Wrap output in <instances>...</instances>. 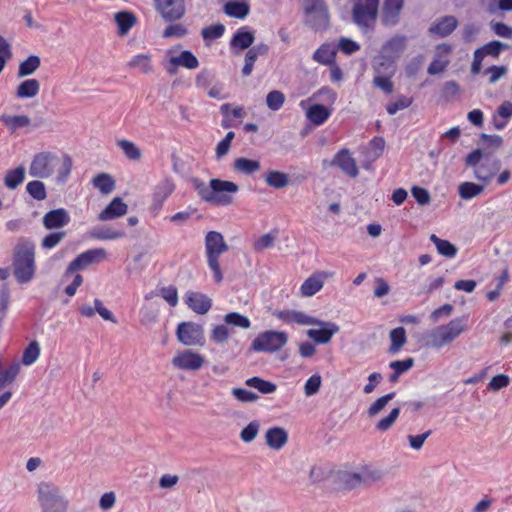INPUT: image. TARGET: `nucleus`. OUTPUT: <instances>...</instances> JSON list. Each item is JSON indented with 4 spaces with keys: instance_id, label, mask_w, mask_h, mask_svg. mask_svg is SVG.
<instances>
[{
    "instance_id": "a18cd8bd",
    "label": "nucleus",
    "mask_w": 512,
    "mask_h": 512,
    "mask_svg": "<svg viewBox=\"0 0 512 512\" xmlns=\"http://www.w3.org/2000/svg\"><path fill=\"white\" fill-rule=\"evenodd\" d=\"M128 66L139 69L145 74L150 73L152 71L151 56L149 54L136 55L128 62Z\"/></svg>"
},
{
    "instance_id": "37998d69",
    "label": "nucleus",
    "mask_w": 512,
    "mask_h": 512,
    "mask_svg": "<svg viewBox=\"0 0 512 512\" xmlns=\"http://www.w3.org/2000/svg\"><path fill=\"white\" fill-rule=\"evenodd\" d=\"M159 295H161V297L167 301L171 307H175L178 304V292L174 286L162 287L160 289ZM154 296H158V293L151 291L150 293L146 294L145 299L150 300Z\"/></svg>"
},
{
    "instance_id": "cd10ccee",
    "label": "nucleus",
    "mask_w": 512,
    "mask_h": 512,
    "mask_svg": "<svg viewBox=\"0 0 512 512\" xmlns=\"http://www.w3.org/2000/svg\"><path fill=\"white\" fill-rule=\"evenodd\" d=\"M457 23V19L454 16H445L430 27V32L446 37L455 30Z\"/></svg>"
},
{
    "instance_id": "0e129e2a",
    "label": "nucleus",
    "mask_w": 512,
    "mask_h": 512,
    "mask_svg": "<svg viewBox=\"0 0 512 512\" xmlns=\"http://www.w3.org/2000/svg\"><path fill=\"white\" fill-rule=\"evenodd\" d=\"M224 31H225L224 25L219 23L216 25H211V26L203 28L201 31V35H202L203 39L206 41L214 40V39L220 38L224 34Z\"/></svg>"
},
{
    "instance_id": "49530a36",
    "label": "nucleus",
    "mask_w": 512,
    "mask_h": 512,
    "mask_svg": "<svg viewBox=\"0 0 512 512\" xmlns=\"http://www.w3.org/2000/svg\"><path fill=\"white\" fill-rule=\"evenodd\" d=\"M391 346L389 351L391 353L398 352L401 347L406 343V331L403 327H397L390 331Z\"/></svg>"
},
{
    "instance_id": "4be33fe9",
    "label": "nucleus",
    "mask_w": 512,
    "mask_h": 512,
    "mask_svg": "<svg viewBox=\"0 0 512 512\" xmlns=\"http://www.w3.org/2000/svg\"><path fill=\"white\" fill-rule=\"evenodd\" d=\"M265 442L269 448L280 450L288 442V433L282 427L269 428L265 433Z\"/></svg>"
},
{
    "instance_id": "de8ad7c7",
    "label": "nucleus",
    "mask_w": 512,
    "mask_h": 512,
    "mask_svg": "<svg viewBox=\"0 0 512 512\" xmlns=\"http://www.w3.org/2000/svg\"><path fill=\"white\" fill-rule=\"evenodd\" d=\"M27 193L35 200L42 201L47 197L45 184L40 180H33L26 185Z\"/></svg>"
},
{
    "instance_id": "a878e982",
    "label": "nucleus",
    "mask_w": 512,
    "mask_h": 512,
    "mask_svg": "<svg viewBox=\"0 0 512 512\" xmlns=\"http://www.w3.org/2000/svg\"><path fill=\"white\" fill-rule=\"evenodd\" d=\"M372 68L374 76H394L396 72L394 60L383 54L373 60Z\"/></svg>"
},
{
    "instance_id": "4468645a",
    "label": "nucleus",
    "mask_w": 512,
    "mask_h": 512,
    "mask_svg": "<svg viewBox=\"0 0 512 512\" xmlns=\"http://www.w3.org/2000/svg\"><path fill=\"white\" fill-rule=\"evenodd\" d=\"M404 7V0H384L381 9V23L386 27H393L399 23L400 14Z\"/></svg>"
},
{
    "instance_id": "a211bd4d",
    "label": "nucleus",
    "mask_w": 512,
    "mask_h": 512,
    "mask_svg": "<svg viewBox=\"0 0 512 512\" xmlns=\"http://www.w3.org/2000/svg\"><path fill=\"white\" fill-rule=\"evenodd\" d=\"M332 165L338 166L342 172L351 177L356 178L359 174L355 159L351 156L348 149L340 150L332 160Z\"/></svg>"
},
{
    "instance_id": "864d4df0",
    "label": "nucleus",
    "mask_w": 512,
    "mask_h": 512,
    "mask_svg": "<svg viewBox=\"0 0 512 512\" xmlns=\"http://www.w3.org/2000/svg\"><path fill=\"white\" fill-rule=\"evenodd\" d=\"M395 396V393L386 394L374 401L367 410L369 417L378 415Z\"/></svg>"
},
{
    "instance_id": "6e6552de",
    "label": "nucleus",
    "mask_w": 512,
    "mask_h": 512,
    "mask_svg": "<svg viewBox=\"0 0 512 512\" xmlns=\"http://www.w3.org/2000/svg\"><path fill=\"white\" fill-rule=\"evenodd\" d=\"M288 336L283 331H265L252 342L251 348L257 352H276L286 345Z\"/></svg>"
},
{
    "instance_id": "2eb2a0df",
    "label": "nucleus",
    "mask_w": 512,
    "mask_h": 512,
    "mask_svg": "<svg viewBox=\"0 0 512 512\" xmlns=\"http://www.w3.org/2000/svg\"><path fill=\"white\" fill-rule=\"evenodd\" d=\"M333 276L332 272L317 271L308 277L301 285L300 291L302 296L311 297L319 292L324 285L326 279Z\"/></svg>"
},
{
    "instance_id": "f257e3e1",
    "label": "nucleus",
    "mask_w": 512,
    "mask_h": 512,
    "mask_svg": "<svg viewBox=\"0 0 512 512\" xmlns=\"http://www.w3.org/2000/svg\"><path fill=\"white\" fill-rule=\"evenodd\" d=\"M192 184L203 201L217 206L232 204L233 197L231 194L239 191L236 183L221 179H211L209 184H206L198 178H193Z\"/></svg>"
},
{
    "instance_id": "9b49d317",
    "label": "nucleus",
    "mask_w": 512,
    "mask_h": 512,
    "mask_svg": "<svg viewBox=\"0 0 512 512\" xmlns=\"http://www.w3.org/2000/svg\"><path fill=\"white\" fill-rule=\"evenodd\" d=\"M156 10L165 21H176L183 17L185 13L184 0H154Z\"/></svg>"
},
{
    "instance_id": "4c0bfd02",
    "label": "nucleus",
    "mask_w": 512,
    "mask_h": 512,
    "mask_svg": "<svg viewBox=\"0 0 512 512\" xmlns=\"http://www.w3.org/2000/svg\"><path fill=\"white\" fill-rule=\"evenodd\" d=\"M245 385L256 389L262 394H272L277 390V386L275 383L264 380L257 376L248 378L245 381Z\"/></svg>"
},
{
    "instance_id": "473e14b6",
    "label": "nucleus",
    "mask_w": 512,
    "mask_h": 512,
    "mask_svg": "<svg viewBox=\"0 0 512 512\" xmlns=\"http://www.w3.org/2000/svg\"><path fill=\"white\" fill-rule=\"evenodd\" d=\"M40 90V83L37 79H27L21 82L16 90V96L18 98H33Z\"/></svg>"
},
{
    "instance_id": "20e7f679",
    "label": "nucleus",
    "mask_w": 512,
    "mask_h": 512,
    "mask_svg": "<svg viewBox=\"0 0 512 512\" xmlns=\"http://www.w3.org/2000/svg\"><path fill=\"white\" fill-rule=\"evenodd\" d=\"M465 165L473 168L475 177L484 182L490 181L501 168L499 159L484 154L481 149H475L465 158Z\"/></svg>"
},
{
    "instance_id": "603ef678",
    "label": "nucleus",
    "mask_w": 512,
    "mask_h": 512,
    "mask_svg": "<svg viewBox=\"0 0 512 512\" xmlns=\"http://www.w3.org/2000/svg\"><path fill=\"white\" fill-rule=\"evenodd\" d=\"M399 414H400L399 408L392 409L387 416L383 417L376 423V425H375L376 430H378L380 432H385V431L389 430L394 425L396 420L398 419Z\"/></svg>"
},
{
    "instance_id": "58836bf2",
    "label": "nucleus",
    "mask_w": 512,
    "mask_h": 512,
    "mask_svg": "<svg viewBox=\"0 0 512 512\" xmlns=\"http://www.w3.org/2000/svg\"><path fill=\"white\" fill-rule=\"evenodd\" d=\"M265 182L269 187L282 189L289 184V176L284 172L271 170L265 175Z\"/></svg>"
},
{
    "instance_id": "bf43d9fd",
    "label": "nucleus",
    "mask_w": 512,
    "mask_h": 512,
    "mask_svg": "<svg viewBox=\"0 0 512 512\" xmlns=\"http://www.w3.org/2000/svg\"><path fill=\"white\" fill-rule=\"evenodd\" d=\"M508 49V45L505 43H502L500 41H491L481 48H478V50L482 51V54L484 56L490 55L494 58H497L502 50Z\"/></svg>"
},
{
    "instance_id": "052dcab7",
    "label": "nucleus",
    "mask_w": 512,
    "mask_h": 512,
    "mask_svg": "<svg viewBox=\"0 0 512 512\" xmlns=\"http://www.w3.org/2000/svg\"><path fill=\"white\" fill-rule=\"evenodd\" d=\"M65 236V231L52 232L42 239L41 246L44 249H52L56 247L65 238Z\"/></svg>"
},
{
    "instance_id": "c756f323",
    "label": "nucleus",
    "mask_w": 512,
    "mask_h": 512,
    "mask_svg": "<svg viewBox=\"0 0 512 512\" xmlns=\"http://www.w3.org/2000/svg\"><path fill=\"white\" fill-rule=\"evenodd\" d=\"M336 49L332 44L321 45L314 53L313 60L322 65H332L335 62Z\"/></svg>"
},
{
    "instance_id": "ea45409f",
    "label": "nucleus",
    "mask_w": 512,
    "mask_h": 512,
    "mask_svg": "<svg viewBox=\"0 0 512 512\" xmlns=\"http://www.w3.org/2000/svg\"><path fill=\"white\" fill-rule=\"evenodd\" d=\"M430 240L436 246L438 253L447 258H453L457 253V247L447 240L437 237L435 234L430 235Z\"/></svg>"
},
{
    "instance_id": "423d86ee",
    "label": "nucleus",
    "mask_w": 512,
    "mask_h": 512,
    "mask_svg": "<svg viewBox=\"0 0 512 512\" xmlns=\"http://www.w3.org/2000/svg\"><path fill=\"white\" fill-rule=\"evenodd\" d=\"M229 249L221 233L210 231L205 237V250L209 268L214 273V278L217 283L223 280L221 272L219 257L221 254L227 252Z\"/></svg>"
},
{
    "instance_id": "2f4dec72",
    "label": "nucleus",
    "mask_w": 512,
    "mask_h": 512,
    "mask_svg": "<svg viewBox=\"0 0 512 512\" xmlns=\"http://www.w3.org/2000/svg\"><path fill=\"white\" fill-rule=\"evenodd\" d=\"M261 168L258 160H252L244 157H240L234 160L233 169L239 173L245 175H252L258 172Z\"/></svg>"
},
{
    "instance_id": "f8f14e48",
    "label": "nucleus",
    "mask_w": 512,
    "mask_h": 512,
    "mask_svg": "<svg viewBox=\"0 0 512 512\" xmlns=\"http://www.w3.org/2000/svg\"><path fill=\"white\" fill-rule=\"evenodd\" d=\"M54 155L50 152H41L36 154L30 164L29 174L34 178H48L53 173L51 161Z\"/></svg>"
},
{
    "instance_id": "09e8293b",
    "label": "nucleus",
    "mask_w": 512,
    "mask_h": 512,
    "mask_svg": "<svg viewBox=\"0 0 512 512\" xmlns=\"http://www.w3.org/2000/svg\"><path fill=\"white\" fill-rule=\"evenodd\" d=\"M173 62L187 69H196L199 66L196 56L188 50L182 51L178 56H173Z\"/></svg>"
},
{
    "instance_id": "0eeeda50",
    "label": "nucleus",
    "mask_w": 512,
    "mask_h": 512,
    "mask_svg": "<svg viewBox=\"0 0 512 512\" xmlns=\"http://www.w3.org/2000/svg\"><path fill=\"white\" fill-rule=\"evenodd\" d=\"M306 22L314 30H325L330 24L328 7L324 0H303Z\"/></svg>"
},
{
    "instance_id": "7ed1b4c3",
    "label": "nucleus",
    "mask_w": 512,
    "mask_h": 512,
    "mask_svg": "<svg viewBox=\"0 0 512 512\" xmlns=\"http://www.w3.org/2000/svg\"><path fill=\"white\" fill-rule=\"evenodd\" d=\"M36 496L41 512H68L69 500L55 483L41 481Z\"/></svg>"
},
{
    "instance_id": "e433bc0d",
    "label": "nucleus",
    "mask_w": 512,
    "mask_h": 512,
    "mask_svg": "<svg viewBox=\"0 0 512 512\" xmlns=\"http://www.w3.org/2000/svg\"><path fill=\"white\" fill-rule=\"evenodd\" d=\"M0 120L11 131L15 132L19 128L27 127L30 124V118L26 115H2Z\"/></svg>"
},
{
    "instance_id": "3c124183",
    "label": "nucleus",
    "mask_w": 512,
    "mask_h": 512,
    "mask_svg": "<svg viewBox=\"0 0 512 512\" xmlns=\"http://www.w3.org/2000/svg\"><path fill=\"white\" fill-rule=\"evenodd\" d=\"M484 190V186L475 184L473 182H463L459 185V195L463 199H471L480 193H482Z\"/></svg>"
},
{
    "instance_id": "69168bd1",
    "label": "nucleus",
    "mask_w": 512,
    "mask_h": 512,
    "mask_svg": "<svg viewBox=\"0 0 512 512\" xmlns=\"http://www.w3.org/2000/svg\"><path fill=\"white\" fill-rule=\"evenodd\" d=\"M231 394L238 401L243 403H253L259 399V396L256 393L246 390L244 388H233Z\"/></svg>"
},
{
    "instance_id": "412c9836",
    "label": "nucleus",
    "mask_w": 512,
    "mask_h": 512,
    "mask_svg": "<svg viewBox=\"0 0 512 512\" xmlns=\"http://www.w3.org/2000/svg\"><path fill=\"white\" fill-rule=\"evenodd\" d=\"M451 52V47L446 44L438 45L436 48V55L434 60L430 63L427 72L430 75L442 73L449 64L448 55Z\"/></svg>"
},
{
    "instance_id": "c85d7f7f",
    "label": "nucleus",
    "mask_w": 512,
    "mask_h": 512,
    "mask_svg": "<svg viewBox=\"0 0 512 512\" xmlns=\"http://www.w3.org/2000/svg\"><path fill=\"white\" fill-rule=\"evenodd\" d=\"M468 317L462 316L458 318L452 319L446 325H443L447 337L450 343H452L455 339H457L463 332L467 330Z\"/></svg>"
},
{
    "instance_id": "c03bdc74",
    "label": "nucleus",
    "mask_w": 512,
    "mask_h": 512,
    "mask_svg": "<svg viewBox=\"0 0 512 512\" xmlns=\"http://www.w3.org/2000/svg\"><path fill=\"white\" fill-rule=\"evenodd\" d=\"M41 65V60L37 55H30L26 60L19 64L17 76L25 77L33 74Z\"/></svg>"
},
{
    "instance_id": "c9c22d12",
    "label": "nucleus",
    "mask_w": 512,
    "mask_h": 512,
    "mask_svg": "<svg viewBox=\"0 0 512 512\" xmlns=\"http://www.w3.org/2000/svg\"><path fill=\"white\" fill-rule=\"evenodd\" d=\"M250 7L245 2L230 1L224 5V12L230 17L244 19L249 14Z\"/></svg>"
},
{
    "instance_id": "393cba45",
    "label": "nucleus",
    "mask_w": 512,
    "mask_h": 512,
    "mask_svg": "<svg viewBox=\"0 0 512 512\" xmlns=\"http://www.w3.org/2000/svg\"><path fill=\"white\" fill-rule=\"evenodd\" d=\"M426 345L435 349H440L450 344L446 330L443 325L437 326L430 330L426 336Z\"/></svg>"
},
{
    "instance_id": "dca6fc26",
    "label": "nucleus",
    "mask_w": 512,
    "mask_h": 512,
    "mask_svg": "<svg viewBox=\"0 0 512 512\" xmlns=\"http://www.w3.org/2000/svg\"><path fill=\"white\" fill-rule=\"evenodd\" d=\"M184 301L192 311L200 315L206 314L212 307V300L200 292L187 291Z\"/></svg>"
},
{
    "instance_id": "bb28decb",
    "label": "nucleus",
    "mask_w": 512,
    "mask_h": 512,
    "mask_svg": "<svg viewBox=\"0 0 512 512\" xmlns=\"http://www.w3.org/2000/svg\"><path fill=\"white\" fill-rule=\"evenodd\" d=\"M114 20L118 27L119 36H125L128 34L130 29L136 25V16L129 11H120L114 15Z\"/></svg>"
},
{
    "instance_id": "4d7b16f0",
    "label": "nucleus",
    "mask_w": 512,
    "mask_h": 512,
    "mask_svg": "<svg viewBox=\"0 0 512 512\" xmlns=\"http://www.w3.org/2000/svg\"><path fill=\"white\" fill-rule=\"evenodd\" d=\"M224 321L227 325L237 326L243 329H248L251 326L250 320L237 312L226 314Z\"/></svg>"
},
{
    "instance_id": "13d9d810",
    "label": "nucleus",
    "mask_w": 512,
    "mask_h": 512,
    "mask_svg": "<svg viewBox=\"0 0 512 512\" xmlns=\"http://www.w3.org/2000/svg\"><path fill=\"white\" fill-rule=\"evenodd\" d=\"M285 96L279 90H273L266 96V104L269 109L278 111L284 104Z\"/></svg>"
},
{
    "instance_id": "a19ab883",
    "label": "nucleus",
    "mask_w": 512,
    "mask_h": 512,
    "mask_svg": "<svg viewBox=\"0 0 512 512\" xmlns=\"http://www.w3.org/2000/svg\"><path fill=\"white\" fill-rule=\"evenodd\" d=\"M92 184L101 193L110 194L115 188V181L111 175L107 173H100L92 179Z\"/></svg>"
},
{
    "instance_id": "1a4fd4ad",
    "label": "nucleus",
    "mask_w": 512,
    "mask_h": 512,
    "mask_svg": "<svg viewBox=\"0 0 512 512\" xmlns=\"http://www.w3.org/2000/svg\"><path fill=\"white\" fill-rule=\"evenodd\" d=\"M176 336L178 341L186 346L202 345L204 341V330L200 324L182 322L177 327Z\"/></svg>"
},
{
    "instance_id": "6ab92c4d",
    "label": "nucleus",
    "mask_w": 512,
    "mask_h": 512,
    "mask_svg": "<svg viewBox=\"0 0 512 512\" xmlns=\"http://www.w3.org/2000/svg\"><path fill=\"white\" fill-rule=\"evenodd\" d=\"M70 222V215L64 208H58L47 212L43 217V226L48 229H59Z\"/></svg>"
},
{
    "instance_id": "f3484780",
    "label": "nucleus",
    "mask_w": 512,
    "mask_h": 512,
    "mask_svg": "<svg viewBox=\"0 0 512 512\" xmlns=\"http://www.w3.org/2000/svg\"><path fill=\"white\" fill-rule=\"evenodd\" d=\"M175 190V183L171 178H164L154 188L151 208L154 211L161 209L163 203Z\"/></svg>"
},
{
    "instance_id": "6e6d98bb",
    "label": "nucleus",
    "mask_w": 512,
    "mask_h": 512,
    "mask_svg": "<svg viewBox=\"0 0 512 512\" xmlns=\"http://www.w3.org/2000/svg\"><path fill=\"white\" fill-rule=\"evenodd\" d=\"M40 355V347L36 341L31 342L23 352L22 363L26 366L33 364Z\"/></svg>"
},
{
    "instance_id": "774afa93",
    "label": "nucleus",
    "mask_w": 512,
    "mask_h": 512,
    "mask_svg": "<svg viewBox=\"0 0 512 512\" xmlns=\"http://www.w3.org/2000/svg\"><path fill=\"white\" fill-rule=\"evenodd\" d=\"M393 76H374L373 84L376 88L384 91L386 94H391L393 92V83L391 78Z\"/></svg>"
},
{
    "instance_id": "680f3d73",
    "label": "nucleus",
    "mask_w": 512,
    "mask_h": 512,
    "mask_svg": "<svg viewBox=\"0 0 512 512\" xmlns=\"http://www.w3.org/2000/svg\"><path fill=\"white\" fill-rule=\"evenodd\" d=\"M322 377L319 374H314L307 379L304 385V393L306 396H313L319 392L321 387Z\"/></svg>"
},
{
    "instance_id": "7c9ffc66",
    "label": "nucleus",
    "mask_w": 512,
    "mask_h": 512,
    "mask_svg": "<svg viewBox=\"0 0 512 512\" xmlns=\"http://www.w3.org/2000/svg\"><path fill=\"white\" fill-rule=\"evenodd\" d=\"M254 34L245 28H241L236 31L233 35L230 46L232 48H239L240 50H244L249 48L254 42Z\"/></svg>"
},
{
    "instance_id": "f704fd0d",
    "label": "nucleus",
    "mask_w": 512,
    "mask_h": 512,
    "mask_svg": "<svg viewBox=\"0 0 512 512\" xmlns=\"http://www.w3.org/2000/svg\"><path fill=\"white\" fill-rule=\"evenodd\" d=\"M25 179V168L19 166L9 170L4 176V185L11 190L16 189Z\"/></svg>"
},
{
    "instance_id": "8fccbe9b",
    "label": "nucleus",
    "mask_w": 512,
    "mask_h": 512,
    "mask_svg": "<svg viewBox=\"0 0 512 512\" xmlns=\"http://www.w3.org/2000/svg\"><path fill=\"white\" fill-rule=\"evenodd\" d=\"M117 146L120 147L125 156L133 161H137L141 158V150L136 146L135 143L129 140H118Z\"/></svg>"
},
{
    "instance_id": "39448f33",
    "label": "nucleus",
    "mask_w": 512,
    "mask_h": 512,
    "mask_svg": "<svg viewBox=\"0 0 512 512\" xmlns=\"http://www.w3.org/2000/svg\"><path fill=\"white\" fill-rule=\"evenodd\" d=\"M380 0H357L351 10L352 21L363 32L374 30Z\"/></svg>"
},
{
    "instance_id": "e2e57ef3",
    "label": "nucleus",
    "mask_w": 512,
    "mask_h": 512,
    "mask_svg": "<svg viewBox=\"0 0 512 512\" xmlns=\"http://www.w3.org/2000/svg\"><path fill=\"white\" fill-rule=\"evenodd\" d=\"M276 240V235L272 233H267L259 237L253 243V249L256 252H262L263 250L270 248L274 245Z\"/></svg>"
},
{
    "instance_id": "5fc2aeb1",
    "label": "nucleus",
    "mask_w": 512,
    "mask_h": 512,
    "mask_svg": "<svg viewBox=\"0 0 512 512\" xmlns=\"http://www.w3.org/2000/svg\"><path fill=\"white\" fill-rule=\"evenodd\" d=\"M259 430V421L253 420L242 429V431L240 432V439L245 443H250L257 437Z\"/></svg>"
},
{
    "instance_id": "72a5a7b5",
    "label": "nucleus",
    "mask_w": 512,
    "mask_h": 512,
    "mask_svg": "<svg viewBox=\"0 0 512 512\" xmlns=\"http://www.w3.org/2000/svg\"><path fill=\"white\" fill-rule=\"evenodd\" d=\"M330 116V111L327 107L321 104H314L307 110V118L314 125H322Z\"/></svg>"
},
{
    "instance_id": "ddd939ff",
    "label": "nucleus",
    "mask_w": 512,
    "mask_h": 512,
    "mask_svg": "<svg viewBox=\"0 0 512 512\" xmlns=\"http://www.w3.org/2000/svg\"><path fill=\"white\" fill-rule=\"evenodd\" d=\"M204 358L199 353L190 349L179 352L173 359L172 364L182 370H199L204 364Z\"/></svg>"
},
{
    "instance_id": "338daca9",
    "label": "nucleus",
    "mask_w": 512,
    "mask_h": 512,
    "mask_svg": "<svg viewBox=\"0 0 512 512\" xmlns=\"http://www.w3.org/2000/svg\"><path fill=\"white\" fill-rule=\"evenodd\" d=\"M412 104V98H408L406 96H400L397 101L395 102H390L387 107H386V110L388 112V114L390 115H394L396 114L399 110H402V109H405V108H408L410 105Z\"/></svg>"
},
{
    "instance_id": "9d476101",
    "label": "nucleus",
    "mask_w": 512,
    "mask_h": 512,
    "mask_svg": "<svg viewBox=\"0 0 512 512\" xmlns=\"http://www.w3.org/2000/svg\"><path fill=\"white\" fill-rule=\"evenodd\" d=\"M106 257L107 253L103 248H95L85 251L79 254L72 262H70L65 271V276H68L75 271L82 270L93 263H99L105 260Z\"/></svg>"
},
{
    "instance_id": "79ce46f5",
    "label": "nucleus",
    "mask_w": 512,
    "mask_h": 512,
    "mask_svg": "<svg viewBox=\"0 0 512 512\" xmlns=\"http://www.w3.org/2000/svg\"><path fill=\"white\" fill-rule=\"evenodd\" d=\"M91 237L99 240H115L125 236L122 230H115L110 227H95L91 230Z\"/></svg>"
},
{
    "instance_id": "aec40b11",
    "label": "nucleus",
    "mask_w": 512,
    "mask_h": 512,
    "mask_svg": "<svg viewBox=\"0 0 512 512\" xmlns=\"http://www.w3.org/2000/svg\"><path fill=\"white\" fill-rule=\"evenodd\" d=\"M320 326V329H309L307 331V335L309 338L313 339L315 342L320 344H326L330 342L332 336L339 331V327L332 322H323L322 324H317Z\"/></svg>"
},
{
    "instance_id": "b1692460",
    "label": "nucleus",
    "mask_w": 512,
    "mask_h": 512,
    "mask_svg": "<svg viewBox=\"0 0 512 512\" xmlns=\"http://www.w3.org/2000/svg\"><path fill=\"white\" fill-rule=\"evenodd\" d=\"M405 46V36H394L383 45L381 54L394 60V58L399 57L400 54L404 51Z\"/></svg>"
},
{
    "instance_id": "5701e85b",
    "label": "nucleus",
    "mask_w": 512,
    "mask_h": 512,
    "mask_svg": "<svg viewBox=\"0 0 512 512\" xmlns=\"http://www.w3.org/2000/svg\"><path fill=\"white\" fill-rule=\"evenodd\" d=\"M127 208V204L120 197H116L100 212L98 219L100 221H107L121 217L127 213Z\"/></svg>"
},
{
    "instance_id": "f03ea898",
    "label": "nucleus",
    "mask_w": 512,
    "mask_h": 512,
    "mask_svg": "<svg viewBox=\"0 0 512 512\" xmlns=\"http://www.w3.org/2000/svg\"><path fill=\"white\" fill-rule=\"evenodd\" d=\"M13 274L19 284L30 282L36 270L35 265V246L25 238H20L14 248L13 254Z\"/></svg>"
}]
</instances>
